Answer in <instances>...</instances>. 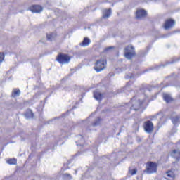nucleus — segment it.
Returning a JSON list of instances; mask_svg holds the SVG:
<instances>
[{"instance_id": "nucleus-29", "label": "nucleus", "mask_w": 180, "mask_h": 180, "mask_svg": "<svg viewBox=\"0 0 180 180\" xmlns=\"http://www.w3.org/2000/svg\"><path fill=\"white\" fill-rule=\"evenodd\" d=\"M75 174H77V170H75Z\"/></svg>"}, {"instance_id": "nucleus-5", "label": "nucleus", "mask_w": 180, "mask_h": 180, "mask_svg": "<svg viewBox=\"0 0 180 180\" xmlns=\"http://www.w3.org/2000/svg\"><path fill=\"white\" fill-rule=\"evenodd\" d=\"M157 163L154 162H148L146 164V169L144 172L146 174H155L157 172Z\"/></svg>"}, {"instance_id": "nucleus-1", "label": "nucleus", "mask_w": 180, "mask_h": 180, "mask_svg": "<svg viewBox=\"0 0 180 180\" xmlns=\"http://www.w3.org/2000/svg\"><path fill=\"white\" fill-rule=\"evenodd\" d=\"M146 103V100H141L139 98V96H134L131 98L129 103H126L125 105L128 106V105H131L130 107L131 110H141L143 109V106H144V103Z\"/></svg>"}, {"instance_id": "nucleus-4", "label": "nucleus", "mask_w": 180, "mask_h": 180, "mask_svg": "<svg viewBox=\"0 0 180 180\" xmlns=\"http://www.w3.org/2000/svg\"><path fill=\"white\" fill-rule=\"evenodd\" d=\"M71 60V56L66 53H59L56 57V61L59 64H68Z\"/></svg>"}, {"instance_id": "nucleus-27", "label": "nucleus", "mask_w": 180, "mask_h": 180, "mask_svg": "<svg viewBox=\"0 0 180 180\" xmlns=\"http://www.w3.org/2000/svg\"><path fill=\"white\" fill-rule=\"evenodd\" d=\"M101 106H98V108H97V109H101Z\"/></svg>"}, {"instance_id": "nucleus-7", "label": "nucleus", "mask_w": 180, "mask_h": 180, "mask_svg": "<svg viewBox=\"0 0 180 180\" xmlns=\"http://www.w3.org/2000/svg\"><path fill=\"white\" fill-rule=\"evenodd\" d=\"M174 26H175V20L169 18L165 21L163 27L165 30H168L169 29H172Z\"/></svg>"}, {"instance_id": "nucleus-20", "label": "nucleus", "mask_w": 180, "mask_h": 180, "mask_svg": "<svg viewBox=\"0 0 180 180\" xmlns=\"http://www.w3.org/2000/svg\"><path fill=\"white\" fill-rule=\"evenodd\" d=\"M22 116L27 119V120H29L30 119H33L34 117V114L33 113H24L22 114Z\"/></svg>"}, {"instance_id": "nucleus-19", "label": "nucleus", "mask_w": 180, "mask_h": 180, "mask_svg": "<svg viewBox=\"0 0 180 180\" xmlns=\"http://www.w3.org/2000/svg\"><path fill=\"white\" fill-rule=\"evenodd\" d=\"M163 99L164 101H165V102L167 103H169V102H172L174 101V98L171 97V96L168 95V94H165L163 96Z\"/></svg>"}, {"instance_id": "nucleus-21", "label": "nucleus", "mask_w": 180, "mask_h": 180, "mask_svg": "<svg viewBox=\"0 0 180 180\" xmlns=\"http://www.w3.org/2000/svg\"><path fill=\"white\" fill-rule=\"evenodd\" d=\"M7 164H9V165H16L18 160L15 158L9 159L7 160Z\"/></svg>"}, {"instance_id": "nucleus-2", "label": "nucleus", "mask_w": 180, "mask_h": 180, "mask_svg": "<svg viewBox=\"0 0 180 180\" xmlns=\"http://www.w3.org/2000/svg\"><path fill=\"white\" fill-rule=\"evenodd\" d=\"M107 65L108 60L106 59H98L94 64V70L96 72H101V71H103L104 68H106Z\"/></svg>"}, {"instance_id": "nucleus-12", "label": "nucleus", "mask_w": 180, "mask_h": 180, "mask_svg": "<svg viewBox=\"0 0 180 180\" xmlns=\"http://www.w3.org/2000/svg\"><path fill=\"white\" fill-rule=\"evenodd\" d=\"M89 44H91V39L88 37H84L82 42L79 44V46H81V47H86V46H89Z\"/></svg>"}, {"instance_id": "nucleus-26", "label": "nucleus", "mask_w": 180, "mask_h": 180, "mask_svg": "<svg viewBox=\"0 0 180 180\" xmlns=\"http://www.w3.org/2000/svg\"><path fill=\"white\" fill-rule=\"evenodd\" d=\"M110 49H113V47L110 46V47H108V48H106V49H105V50H106V51H108V50H110Z\"/></svg>"}, {"instance_id": "nucleus-9", "label": "nucleus", "mask_w": 180, "mask_h": 180, "mask_svg": "<svg viewBox=\"0 0 180 180\" xmlns=\"http://www.w3.org/2000/svg\"><path fill=\"white\" fill-rule=\"evenodd\" d=\"M147 16V11L146 10L139 9L136 12V19H143V18H146Z\"/></svg>"}, {"instance_id": "nucleus-3", "label": "nucleus", "mask_w": 180, "mask_h": 180, "mask_svg": "<svg viewBox=\"0 0 180 180\" xmlns=\"http://www.w3.org/2000/svg\"><path fill=\"white\" fill-rule=\"evenodd\" d=\"M124 57L128 60H131L133 57H136V51L134 50V46L131 45H128L124 48Z\"/></svg>"}, {"instance_id": "nucleus-13", "label": "nucleus", "mask_w": 180, "mask_h": 180, "mask_svg": "<svg viewBox=\"0 0 180 180\" xmlns=\"http://www.w3.org/2000/svg\"><path fill=\"white\" fill-rule=\"evenodd\" d=\"M166 175H167V178L165 177V179H167V180H174L175 179V174H174V172H172V171L167 172Z\"/></svg>"}, {"instance_id": "nucleus-16", "label": "nucleus", "mask_w": 180, "mask_h": 180, "mask_svg": "<svg viewBox=\"0 0 180 180\" xmlns=\"http://www.w3.org/2000/svg\"><path fill=\"white\" fill-rule=\"evenodd\" d=\"M101 124H102V119L101 117H98L92 123L91 126H93V127H96L98 126H101Z\"/></svg>"}, {"instance_id": "nucleus-6", "label": "nucleus", "mask_w": 180, "mask_h": 180, "mask_svg": "<svg viewBox=\"0 0 180 180\" xmlns=\"http://www.w3.org/2000/svg\"><path fill=\"white\" fill-rule=\"evenodd\" d=\"M143 129L146 133L151 134L154 130V124L150 120L146 121L143 124Z\"/></svg>"}, {"instance_id": "nucleus-11", "label": "nucleus", "mask_w": 180, "mask_h": 180, "mask_svg": "<svg viewBox=\"0 0 180 180\" xmlns=\"http://www.w3.org/2000/svg\"><path fill=\"white\" fill-rule=\"evenodd\" d=\"M170 155L172 157H174V158H176V161H179L180 160V151L179 150H174L170 153Z\"/></svg>"}, {"instance_id": "nucleus-17", "label": "nucleus", "mask_w": 180, "mask_h": 180, "mask_svg": "<svg viewBox=\"0 0 180 180\" xmlns=\"http://www.w3.org/2000/svg\"><path fill=\"white\" fill-rule=\"evenodd\" d=\"M56 37H57V33L56 32H51L49 34H46V39L47 40H49V41L54 40Z\"/></svg>"}, {"instance_id": "nucleus-8", "label": "nucleus", "mask_w": 180, "mask_h": 180, "mask_svg": "<svg viewBox=\"0 0 180 180\" xmlns=\"http://www.w3.org/2000/svg\"><path fill=\"white\" fill-rule=\"evenodd\" d=\"M29 11L32 13H40L43 11V7L40 5H32L29 7Z\"/></svg>"}, {"instance_id": "nucleus-10", "label": "nucleus", "mask_w": 180, "mask_h": 180, "mask_svg": "<svg viewBox=\"0 0 180 180\" xmlns=\"http://www.w3.org/2000/svg\"><path fill=\"white\" fill-rule=\"evenodd\" d=\"M77 141L76 144L77 146H80V147H84L85 146V139H84V137L82 136V135H79L76 137Z\"/></svg>"}, {"instance_id": "nucleus-14", "label": "nucleus", "mask_w": 180, "mask_h": 180, "mask_svg": "<svg viewBox=\"0 0 180 180\" xmlns=\"http://www.w3.org/2000/svg\"><path fill=\"white\" fill-rule=\"evenodd\" d=\"M94 97L96 101H102V98H103V96L102 95V93L96 91L94 92Z\"/></svg>"}, {"instance_id": "nucleus-25", "label": "nucleus", "mask_w": 180, "mask_h": 180, "mask_svg": "<svg viewBox=\"0 0 180 180\" xmlns=\"http://www.w3.org/2000/svg\"><path fill=\"white\" fill-rule=\"evenodd\" d=\"M63 176L64 178H67L68 179H72V176L68 173H65V174H63Z\"/></svg>"}, {"instance_id": "nucleus-22", "label": "nucleus", "mask_w": 180, "mask_h": 180, "mask_svg": "<svg viewBox=\"0 0 180 180\" xmlns=\"http://www.w3.org/2000/svg\"><path fill=\"white\" fill-rule=\"evenodd\" d=\"M129 173L131 175H136L137 174V169L136 168L131 169V167H129Z\"/></svg>"}, {"instance_id": "nucleus-23", "label": "nucleus", "mask_w": 180, "mask_h": 180, "mask_svg": "<svg viewBox=\"0 0 180 180\" xmlns=\"http://www.w3.org/2000/svg\"><path fill=\"white\" fill-rule=\"evenodd\" d=\"M5 58V53L0 52V64L4 61Z\"/></svg>"}, {"instance_id": "nucleus-15", "label": "nucleus", "mask_w": 180, "mask_h": 180, "mask_svg": "<svg viewBox=\"0 0 180 180\" xmlns=\"http://www.w3.org/2000/svg\"><path fill=\"white\" fill-rule=\"evenodd\" d=\"M112 15V8L105 9L103 15V19H108Z\"/></svg>"}, {"instance_id": "nucleus-28", "label": "nucleus", "mask_w": 180, "mask_h": 180, "mask_svg": "<svg viewBox=\"0 0 180 180\" xmlns=\"http://www.w3.org/2000/svg\"><path fill=\"white\" fill-rule=\"evenodd\" d=\"M120 133H118V134H117V136H120Z\"/></svg>"}, {"instance_id": "nucleus-18", "label": "nucleus", "mask_w": 180, "mask_h": 180, "mask_svg": "<svg viewBox=\"0 0 180 180\" xmlns=\"http://www.w3.org/2000/svg\"><path fill=\"white\" fill-rule=\"evenodd\" d=\"M20 89H13L11 93V98H16L20 96Z\"/></svg>"}, {"instance_id": "nucleus-24", "label": "nucleus", "mask_w": 180, "mask_h": 180, "mask_svg": "<svg viewBox=\"0 0 180 180\" xmlns=\"http://www.w3.org/2000/svg\"><path fill=\"white\" fill-rule=\"evenodd\" d=\"M75 109H77V106L74 105L68 110L67 113H71V112H74V110H75Z\"/></svg>"}]
</instances>
